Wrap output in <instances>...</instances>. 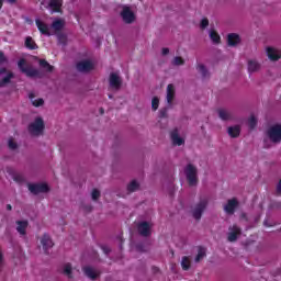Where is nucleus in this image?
<instances>
[{
  "instance_id": "nucleus-48",
  "label": "nucleus",
  "mask_w": 281,
  "mask_h": 281,
  "mask_svg": "<svg viewBox=\"0 0 281 281\" xmlns=\"http://www.w3.org/2000/svg\"><path fill=\"white\" fill-rule=\"evenodd\" d=\"M277 191L279 192V194H281V180L279 181V183L277 186Z\"/></svg>"
},
{
  "instance_id": "nucleus-33",
  "label": "nucleus",
  "mask_w": 281,
  "mask_h": 281,
  "mask_svg": "<svg viewBox=\"0 0 281 281\" xmlns=\"http://www.w3.org/2000/svg\"><path fill=\"white\" fill-rule=\"evenodd\" d=\"M181 267L183 271H188V269H190V257H182Z\"/></svg>"
},
{
  "instance_id": "nucleus-15",
  "label": "nucleus",
  "mask_w": 281,
  "mask_h": 281,
  "mask_svg": "<svg viewBox=\"0 0 281 281\" xmlns=\"http://www.w3.org/2000/svg\"><path fill=\"white\" fill-rule=\"evenodd\" d=\"M35 24L38 31L41 32V34H44V36H52V34L49 33V26L45 24L43 21H41L40 19H36Z\"/></svg>"
},
{
  "instance_id": "nucleus-49",
  "label": "nucleus",
  "mask_w": 281,
  "mask_h": 281,
  "mask_svg": "<svg viewBox=\"0 0 281 281\" xmlns=\"http://www.w3.org/2000/svg\"><path fill=\"white\" fill-rule=\"evenodd\" d=\"M267 139L263 140V148H269V145L267 144Z\"/></svg>"
},
{
  "instance_id": "nucleus-6",
  "label": "nucleus",
  "mask_w": 281,
  "mask_h": 281,
  "mask_svg": "<svg viewBox=\"0 0 281 281\" xmlns=\"http://www.w3.org/2000/svg\"><path fill=\"white\" fill-rule=\"evenodd\" d=\"M240 234H241V229L240 227H238V225L229 226L228 234H227L228 243H236Z\"/></svg>"
},
{
  "instance_id": "nucleus-14",
  "label": "nucleus",
  "mask_w": 281,
  "mask_h": 281,
  "mask_svg": "<svg viewBox=\"0 0 281 281\" xmlns=\"http://www.w3.org/2000/svg\"><path fill=\"white\" fill-rule=\"evenodd\" d=\"M110 87L116 90H119L122 87V79L115 72H112L110 75Z\"/></svg>"
},
{
  "instance_id": "nucleus-34",
  "label": "nucleus",
  "mask_w": 281,
  "mask_h": 281,
  "mask_svg": "<svg viewBox=\"0 0 281 281\" xmlns=\"http://www.w3.org/2000/svg\"><path fill=\"white\" fill-rule=\"evenodd\" d=\"M258 124V120L256 119V116L251 115L248 120V126L250 128V131H254V128H256Z\"/></svg>"
},
{
  "instance_id": "nucleus-36",
  "label": "nucleus",
  "mask_w": 281,
  "mask_h": 281,
  "mask_svg": "<svg viewBox=\"0 0 281 281\" xmlns=\"http://www.w3.org/2000/svg\"><path fill=\"white\" fill-rule=\"evenodd\" d=\"M210 38L213 43H221V35L214 31L210 32Z\"/></svg>"
},
{
  "instance_id": "nucleus-58",
  "label": "nucleus",
  "mask_w": 281,
  "mask_h": 281,
  "mask_svg": "<svg viewBox=\"0 0 281 281\" xmlns=\"http://www.w3.org/2000/svg\"><path fill=\"white\" fill-rule=\"evenodd\" d=\"M109 98H113L112 95H109Z\"/></svg>"
},
{
  "instance_id": "nucleus-28",
  "label": "nucleus",
  "mask_w": 281,
  "mask_h": 281,
  "mask_svg": "<svg viewBox=\"0 0 281 281\" xmlns=\"http://www.w3.org/2000/svg\"><path fill=\"white\" fill-rule=\"evenodd\" d=\"M52 27L56 32H60V30H63V27H65V22H63V20H56L53 22Z\"/></svg>"
},
{
  "instance_id": "nucleus-7",
  "label": "nucleus",
  "mask_w": 281,
  "mask_h": 281,
  "mask_svg": "<svg viewBox=\"0 0 281 281\" xmlns=\"http://www.w3.org/2000/svg\"><path fill=\"white\" fill-rule=\"evenodd\" d=\"M236 207H238V200H236V198H233L228 200L227 203L224 205V212L228 214V216H232L236 212Z\"/></svg>"
},
{
  "instance_id": "nucleus-26",
  "label": "nucleus",
  "mask_w": 281,
  "mask_h": 281,
  "mask_svg": "<svg viewBox=\"0 0 281 281\" xmlns=\"http://www.w3.org/2000/svg\"><path fill=\"white\" fill-rule=\"evenodd\" d=\"M199 74H201L202 78H209L210 72L207 71V68H205V65L199 64L196 67Z\"/></svg>"
},
{
  "instance_id": "nucleus-38",
  "label": "nucleus",
  "mask_w": 281,
  "mask_h": 281,
  "mask_svg": "<svg viewBox=\"0 0 281 281\" xmlns=\"http://www.w3.org/2000/svg\"><path fill=\"white\" fill-rule=\"evenodd\" d=\"M13 180L16 183H24L25 182V177H23V175H21V173H14L13 175Z\"/></svg>"
},
{
  "instance_id": "nucleus-2",
  "label": "nucleus",
  "mask_w": 281,
  "mask_h": 281,
  "mask_svg": "<svg viewBox=\"0 0 281 281\" xmlns=\"http://www.w3.org/2000/svg\"><path fill=\"white\" fill-rule=\"evenodd\" d=\"M18 67L22 74H25L27 78H41V71L32 66H25V59H20Z\"/></svg>"
},
{
  "instance_id": "nucleus-44",
  "label": "nucleus",
  "mask_w": 281,
  "mask_h": 281,
  "mask_svg": "<svg viewBox=\"0 0 281 281\" xmlns=\"http://www.w3.org/2000/svg\"><path fill=\"white\" fill-rule=\"evenodd\" d=\"M9 148L11 150H16V143H14L12 139H9Z\"/></svg>"
},
{
  "instance_id": "nucleus-41",
  "label": "nucleus",
  "mask_w": 281,
  "mask_h": 281,
  "mask_svg": "<svg viewBox=\"0 0 281 281\" xmlns=\"http://www.w3.org/2000/svg\"><path fill=\"white\" fill-rule=\"evenodd\" d=\"M207 25H210V21L206 18L202 19L201 24H200L201 30H205V27H207Z\"/></svg>"
},
{
  "instance_id": "nucleus-8",
  "label": "nucleus",
  "mask_w": 281,
  "mask_h": 281,
  "mask_svg": "<svg viewBox=\"0 0 281 281\" xmlns=\"http://www.w3.org/2000/svg\"><path fill=\"white\" fill-rule=\"evenodd\" d=\"M121 16L124 21V23L131 24L133 21H135V13L131 11V8L124 7L123 11L121 12Z\"/></svg>"
},
{
  "instance_id": "nucleus-57",
  "label": "nucleus",
  "mask_w": 281,
  "mask_h": 281,
  "mask_svg": "<svg viewBox=\"0 0 281 281\" xmlns=\"http://www.w3.org/2000/svg\"><path fill=\"white\" fill-rule=\"evenodd\" d=\"M245 216H247L246 214H243V217L245 218Z\"/></svg>"
},
{
  "instance_id": "nucleus-45",
  "label": "nucleus",
  "mask_w": 281,
  "mask_h": 281,
  "mask_svg": "<svg viewBox=\"0 0 281 281\" xmlns=\"http://www.w3.org/2000/svg\"><path fill=\"white\" fill-rule=\"evenodd\" d=\"M58 38L61 45H67V37L65 35H59Z\"/></svg>"
},
{
  "instance_id": "nucleus-42",
  "label": "nucleus",
  "mask_w": 281,
  "mask_h": 281,
  "mask_svg": "<svg viewBox=\"0 0 281 281\" xmlns=\"http://www.w3.org/2000/svg\"><path fill=\"white\" fill-rule=\"evenodd\" d=\"M159 117H168V108H164L159 111Z\"/></svg>"
},
{
  "instance_id": "nucleus-18",
  "label": "nucleus",
  "mask_w": 281,
  "mask_h": 281,
  "mask_svg": "<svg viewBox=\"0 0 281 281\" xmlns=\"http://www.w3.org/2000/svg\"><path fill=\"white\" fill-rule=\"evenodd\" d=\"M48 5L52 10V14H54V12H60L63 0H50Z\"/></svg>"
},
{
  "instance_id": "nucleus-12",
  "label": "nucleus",
  "mask_w": 281,
  "mask_h": 281,
  "mask_svg": "<svg viewBox=\"0 0 281 281\" xmlns=\"http://www.w3.org/2000/svg\"><path fill=\"white\" fill-rule=\"evenodd\" d=\"M170 137H171V142H172L173 146H183V144H186V139H183L179 135V130H177V128L171 131Z\"/></svg>"
},
{
  "instance_id": "nucleus-29",
  "label": "nucleus",
  "mask_w": 281,
  "mask_h": 281,
  "mask_svg": "<svg viewBox=\"0 0 281 281\" xmlns=\"http://www.w3.org/2000/svg\"><path fill=\"white\" fill-rule=\"evenodd\" d=\"M171 65L173 67H181V65H186V60L183 59V57L176 56L171 60Z\"/></svg>"
},
{
  "instance_id": "nucleus-43",
  "label": "nucleus",
  "mask_w": 281,
  "mask_h": 281,
  "mask_svg": "<svg viewBox=\"0 0 281 281\" xmlns=\"http://www.w3.org/2000/svg\"><path fill=\"white\" fill-rule=\"evenodd\" d=\"M101 249L103 251V254H105V256H109V254H111V248L109 246H101Z\"/></svg>"
},
{
  "instance_id": "nucleus-22",
  "label": "nucleus",
  "mask_w": 281,
  "mask_h": 281,
  "mask_svg": "<svg viewBox=\"0 0 281 281\" xmlns=\"http://www.w3.org/2000/svg\"><path fill=\"white\" fill-rule=\"evenodd\" d=\"M258 70H260V64H258V61H256L255 59L248 60V71L250 74H254Z\"/></svg>"
},
{
  "instance_id": "nucleus-40",
  "label": "nucleus",
  "mask_w": 281,
  "mask_h": 281,
  "mask_svg": "<svg viewBox=\"0 0 281 281\" xmlns=\"http://www.w3.org/2000/svg\"><path fill=\"white\" fill-rule=\"evenodd\" d=\"M91 196L93 201H98L100 199V191L98 189L92 190Z\"/></svg>"
},
{
  "instance_id": "nucleus-37",
  "label": "nucleus",
  "mask_w": 281,
  "mask_h": 281,
  "mask_svg": "<svg viewBox=\"0 0 281 281\" xmlns=\"http://www.w3.org/2000/svg\"><path fill=\"white\" fill-rule=\"evenodd\" d=\"M63 273H64V276L71 278V263L64 265Z\"/></svg>"
},
{
  "instance_id": "nucleus-27",
  "label": "nucleus",
  "mask_w": 281,
  "mask_h": 281,
  "mask_svg": "<svg viewBox=\"0 0 281 281\" xmlns=\"http://www.w3.org/2000/svg\"><path fill=\"white\" fill-rule=\"evenodd\" d=\"M25 47H27V49H38L36 42H34L30 36L25 40Z\"/></svg>"
},
{
  "instance_id": "nucleus-11",
  "label": "nucleus",
  "mask_w": 281,
  "mask_h": 281,
  "mask_svg": "<svg viewBox=\"0 0 281 281\" xmlns=\"http://www.w3.org/2000/svg\"><path fill=\"white\" fill-rule=\"evenodd\" d=\"M153 226L150 225V223H148V222H140L139 224H138V234L140 235V236H144L145 238H148V236H150V228H151Z\"/></svg>"
},
{
  "instance_id": "nucleus-19",
  "label": "nucleus",
  "mask_w": 281,
  "mask_h": 281,
  "mask_svg": "<svg viewBox=\"0 0 281 281\" xmlns=\"http://www.w3.org/2000/svg\"><path fill=\"white\" fill-rule=\"evenodd\" d=\"M172 100H175V86L172 83H169L167 86V103L172 104Z\"/></svg>"
},
{
  "instance_id": "nucleus-24",
  "label": "nucleus",
  "mask_w": 281,
  "mask_h": 281,
  "mask_svg": "<svg viewBox=\"0 0 281 281\" xmlns=\"http://www.w3.org/2000/svg\"><path fill=\"white\" fill-rule=\"evenodd\" d=\"M206 256V249L204 247H199L198 249V255L194 259V262H201V260H203V258H205Z\"/></svg>"
},
{
  "instance_id": "nucleus-46",
  "label": "nucleus",
  "mask_w": 281,
  "mask_h": 281,
  "mask_svg": "<svg viewBox=\"0 0 281 281\" xmlns=\"http://www.w3.org/2000/svg\"><path fill=\"white\" fill-rule=\"evenodd\" d=\"M0 63H8V58H5L2 52H0Z\"/></svg>"
},
{
  "instance_id": "nucleus-17",
  "label": "nucleus",
  "mask_w": 281,
  "mask_h": 281,
  "mask_svg": "<svg viewBox=\"0 0 281 281\" xmlns=\"http://www.w3.org/2000/svg\"><path fill=\"white\" fill-rule=\"evenodd\" d=\"M220 120H223L224 122H227L228 120H234V115L232 112L225 110V109H220L217 111Z\"/></svg>"
},
{
  "instance_id": "nucleus-54",
  "label": "nucleus",
  "mask_w": 281,
  "mask_h": 281,
  "mask_svg": "<svg viewBox=\"0 0 281 281\" xmlns=\"http://www.w3.org/2000/svg\"><path fill=\"white\" fill-rule=\"evenodd\" d=\"M3 0H0V9L3 7Z\"/></svg>"
},
{
  "instance_id": "nucleus-4",
  "label": "nucleus",
  "mask_w": 281,
  "mask_h": 281,
  "mask_svg": "<svg viewBox=\"0 0 281 281\" xmlns=\"http://www.w3.org/2000/svg\"><path fill=\"white\" fill-rule=\"evenodd\" d=\"M267 135L272 144H280L281 142V125L276 124L268 128Z\"/></svg>"
},
{
  "instance_id": "nucleus-25",
  "label": "nucleus",
  "mask_w": 281,
  "mask_h": 281,
  "mask_svg": "<svg viewBox=\"0 0 281 281\" xmlns=\"http://www.w3.org/2000/svg\"><path fill=\"white\" fill-rule=\"evenodd\" d=\"M228 135L231 137H238V135H240V126L235 125V126L228 127Z\"/></svg>"
},
{
  "instance_id": "nucleus-53",
  "label": "nucleus",
  "mask_w": 281,
  "mask_h": 281,
  "mask_svg": "<svg viewBox=\"0 0 281 281\" xmlns=\"http://www.w3.org/2000/svg\"><path fill=\"white\" fill-rule=\"evenodd\" d=\"M7 210H12V205L8 204Z\"/></svg>"
},
{
  "instance_id": "nucleus-50",
  "label": "nucleus",
  "mask_w": 281,
  "mask_h": 281,
  "mask_svg": "<svg viewBox=\"0 0 281 281\" xmlns=\"http://www.w3.org/2000/svg\"><path fill=\"white\" fill-rule=\"evenodd\" d=\"M5 71H8V69L1 68V69H0V76H1V74H5Z\"/></svg>"
},
{
  "instance_id": "nucleus-39",
  "label": "nucleus",
  "mask_w": 281,
  "mask_h": 281,
  "mask_svg": "<svg viewBox=\"0 0 281 281\" xmlns=\"http://www.w3.org/2000/svg\"><path fill=\"white\" fill-rule=\"evenodd\" d=\"M151 109L153 111H157L159 109V98L154 97L151 100Z\"/></svg>"
},
{
  "instance_id": "nucleus-32",
  "label": "nucleus",
  "mask_w": 281,
  "mask_h": 281,
  "mask_svg": "<svg viewBox=\"0 0 281 281\" xmlns=\"http://www.w3.org/2000/svg\"><path fill=\"white\" fill-rule=\"evenodd\" d=\"M30 100H31L33 106H43V104H45V101L43 99L34 100V94H30Z\"/></svg>"
},
{
  "instance_id": "nucleus-52",
  "label": "nucleus",
  "mask_w": 281,
  "mask_h": 281,
  "mask_svg": "<svg viewBox=\"0 0 281 281\" xmlns=\"http://www.w3.org/2000/svg\"><path fill=\"white\" fill-rule=\"evenodd\" d=\"M9 3H16V0H7Z\"/></svg>"
},
{
  "instance_id": "nucleus-23",
  "label": "nucleus",
  "mask_w": 281,
  "mask_h": 281,
  "mask_svg": "<svg viewBox=\"0 0 281 281\" xmlns=\"http://www.w3.org/2000/svg\"><path fill=\"white\" fill-rule=\"evenodd\" d=\"M83 272L87 278H90V280H95V278H98V272H95V270H93L91 267H85Z\"/></svg>"
},
{
  "instance_id": "nucleus-30",
  "label": "nucleus",
  "mask_w": 281,
  "mask_h": 281,
  "mask_svg": "<svg viewBox=\"0 0 281 281\" xmlns=\"http://www.w3.org/2000/svg\"><path fill=\"white\" fill-rule=\"evenodd\" d=\"M40 67H42V69H45L46 71H54V66L49 65L47 60L45 59H41L40 60Z\"/></svg>"
},
{
  "instance_id": "nucleus-13",
  "label": "nucleus",
  "mask_w": 281,
  "mask_h": 281,
  "mask_svg": "<svg viewBox=\"0 0 281 281\" xmlns=\"http://www.w3.org/2000/svg\"><path fill=\"white\" fill-rule=\"evenodd\" d=\"M41 245H42L45 254H47V250L52 249V247H54V241H52V237H49L48 234H44L41 239Z\"/></svg>"
},
{
  "instance_id": "nucleus-51",
  "label": "nucleus",
  "mask_w": 281,
  "mask_h": 281,
  "mask_svg": "<svg viewBox=\"0 0 281 281\" xmlns=\"http://www.w3.org/2000/svg\"><path fill=\"white\" fill-rule=\"evenodd\" d=\"M263 225H265L266 227H270V226H271V225H269V224L267 223V221L263 222Z\"/></svg>"
},
{
  "instance_id": "nucleus-20",
  "label": "nucleus",
  "mask_w": 281,
  "mask_h": 281,
  "mask_svg": "<svg viewBox=\"0 0 281 281\" xmlns=\"http://www.w3.org/2000/svg\"><path fill=\"white\" fill-rule=\"evenodd\" d=\"M16 225V232H19L21 236H25L27 229V221H18Z\"/></svg>"
},
{
  "instance_id": "nucleus-9",
  "label": "nucleus",
  "mask_w": 281,
  "mask_h": 281,
  "mask_svg": "<svg viewBox=\"0 0 281 281\" xmlns=\"http://www.w3.org/2000/svg\"><path fill=\"white\" fill-rule=\"evenodd\" d=\"M29 190L32 194H41V192H49V187L45 183L29 184Z\"/></svg>"
},
{
  "instance_id": "nucleus-1",
  "label": "nucleus",
  "mask_w": 281,
  "mask_h": 281,
  "mask_svg": "<svg viewBox=\"0 0 281 281\" xmlns=\"http://www.w3.org/2000/svg\"><path fill=\"white\" fill-rule=\"evenodd\" d=\"M209 203L210 201L207 200V198L202 196L200 198L199 202L192 206L191 214L195 221H201L203 212L207 210Z\"/></svg>"
},
{
  "instance_id": "nucleus-56",
  "label": "nucleus",
  "mask_w": 281,
  "mask_h": 281,
  "mask_svg": "<svg viewBox=\"0 0 281 281\" xmlns=\"http://www.w3.org/2000/svg\"><path fill=\"white\" fill-rule=\"evenodd\" d=\"M101 113H104V110L101 109Z\"/></svg>"
},
{
  "instance_id": "nucleus-5",
  "label": "nucleus",
  "mask_w": 281,
  "mask_h": 281,
  "mask_svg": "<svg viewBox=\"0 0 281 281\" xmlns=\"http://www.w3.org/2000/svg\"><path fill=\"white\" fill-rule=\"evenodd\" d=\"M45 131V122L41 117H36L33 123L29 125L31 135H41Z\"/></svg>"
},
{
  "instance_id": "nucleus-16",
  "label": "nucleus",
  "mask_w": 281,
  "mask_h": 281,
  "mask_svg": "<svg viewBox=\"0 0 281 281\" xmlns=\"http://www.w3.org/2000/svg\"><path fill=\"white\" fill-rule=\"evenodd\" d=\"M227 43H228L229 47H236V45H238V43H240V35L236 34V33L228 34Z\"/></svg>"
},
{
  "instance_id": "nucleus-3",
  "label": "nucleus",
  "mask_w": 281,
  "mask_h": 281,
  "mask_svg": "<svg viewBox=\"0 0 281 281\" xmlns=\"http://www.w3.org/2000/svg\"><path fill=\"white\" fill-rule=\"evenodd\" d=\"M184 175L189 186L194 187L199 183V177H196L198 170L196 167H194V165H187V167L184 168Z\"/></svg>"
},
{
  "instance_id": "nucleus-21",
  "label": "nucleus",
  "mask_w": 281,
  "mask_h": 281,
  "mask_svg": "<svg viewBox=\"0 0 281 281\" xmlns=\"http://www.w3.org/2000/svg\"><path fill=\"white\" fill-rule=\"evenodd\" d=\"M267 56L270 58V60H280V53L273 47L267 48Z\"/></svg>"
},
{
  "instance_id": "nucleus-55",
  "label": "nucleus",
  "mask_w": 281,
  "mask_h": 281,
  "mask_svg": "<svg viewBox=\"0 0 281 281\" xmlns=\"http://www.w3.org/2000/svg\"><path fill=\"white\" fill-rule=\"evenodd\" d=\"M154 270H155V271H159V269H157V268H154Z\"/></svg>"
},
{
  "instance_id": "nucleus-47",
  "label": "nucleus",
  "mask_w": 281,
  "mask_h": 281,
  "mask_svg": "<svg viewBox=\"0 0 281 281\" xmlns=\"http://www.w3.org/2000/svg\"><path fill=\"white\" fill-rule=\"evenodd\" d=\"M168 54H170V49L169 48H162V56H168Z\"/></svg>"
},
{
  "instance_id": "nucleus-35",
  "label": "nucleus",
  "mask_w": 281,
  "mask_h": 281,
  "mask_svg": "<svg viewBox=\"0 0 281 281\" xmlns=\"http://www.w3.org/2000/svg\"><path fill=\"white\" fill-rule=\"evenodd\" d=\"M127 190L130 192H137V190H139V183H137L135 180H133L128 186H127Z\"/></svg>"
},
{
  "instance_id": "nucleus-10",
  "label": "nucleus",
  "mask_w": 281,
  "mask_h": 281,
  "mask_svg": "<svg viewBox=\"0 0 281 281\" xmlns=\"http://www.w3.org/2000/svg\"><path fill=\"white\" fill-rule=\"evenodd\" d=\"M93 69V63L90 60H81L77 63V70H79L81 74H88V71H91Z\"/></svg>"
},
{
  "instance_id": "nucleus-31",
  "label": "nucleus",
  "mask_w": 281,
  "mask_h": 281,
  "mask_svg": "<svg viewBox=\"0 0 281 281\" xmlns=\"http://www.w3.org/2000/svg\"><path fill=\"white\" fill-rule=\"evenodd\" d=\"M14 78V74L9 72L4 78L0 81V87H5V85H10V81Z\"/></svg>"
}]
</instances>
